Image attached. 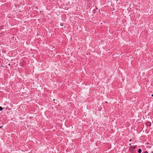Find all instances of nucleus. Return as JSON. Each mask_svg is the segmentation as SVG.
Wrapping results in <instances>:
<instances>
[{"mask_svg":"<svg viewBox=\"0 0 153 153\" xmlns=\"http://www.w3.org/2000/svg\"><path fill=\"white\" fill-rule=\"evenodd\" d=\"M142 152V150L141 149H139L138 150V152L139 153H141Z\"/></svg>","mask_w":153,"mask_h":153,"instance_id":"f257e3e1","label":"nucleus"},{"mask_svg":"<svg viewBox=\"0 0 153 153\" xmlns=\"http://www.w3.org/2000/svg\"><path fill=\"white\" fill-rule=\"evenodd\" d=\"M136 148V147L134 146H132L131 147V148H132L133 149H135Z\"/></svg>","mask_w":153,"mask_h":153,"instance_id":"f03ea898","label":"nucleus"},{"mask_svg":"<svg viewBox=\"0 0 153 153\" xmlns=\"http://www.w3.org/2000/svg\"><path fill=\"white\" fill-rule=\"evenodd\" d=\"M3 108L2 107L0 106V111L2 110Z\"/></svg>","mask_w":153,"mask_h":153,"instance_id":"7ed1b4c3","label":"nucleus"},{"mask_svg":"<svg viewBox=\"0 0 153 153\" xmlns=\"http://www.w3.org/2000/svg\"><path fill=\"white\" fill-rule=\"evenodd\" d=\"M144 153H148L147 152L145 151L144 152Z\"/></svg>","mask_w":153,"mask_h":153,"instance_id":"20e7f679","label":"nucleus"},{"mask_svg":"<svg viewBox=\"0 0 153 153\" xmlns=\"http://www.w3.org/2000/svg\"><path fill=\"white\" fill-rule=\"evenodd\" d=\"M131 139H130L129 141L130 142H131Z\"/></svg>","mask_w":153,"mask_h":153,"instance_id":"39448f33","label":"nucleus"},{"mask_svg":"<svg viewBox=\"0 0 153 153\" xmlns=\"http://www.w3.org/2000/svg\"><path fill=\"white\" fill-rule=\"evenodd\" d=\"M152 97H153V94H152Z\"/></svg>","mask_w":153,"mask_h":153,"instance_id":"423d86ee","label":"nucleus"},{"mask_svg":"<svg viewBox=\"0 0 153 153\" xmlns=\"http://www.w3.org/2000/svg\"><path fill=\"white\" fill-rule=\"evenodd\" d=\"M118 0H117V1H118Z\"/></svg>","mask_w":153,"mask_h":153,"instance_id":"0eeeda50","label":"nucleus"}]
</instances>
